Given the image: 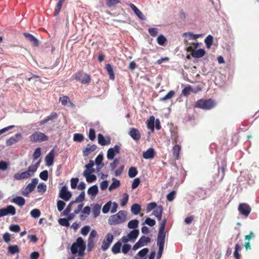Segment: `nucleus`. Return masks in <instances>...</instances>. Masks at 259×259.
I'll use <instances>...</instances> for the list:
<instances>
[{"mask_svg": "<svg viewBox=\"0 0 259 259\" xmlns=\"http://www.w3.org/2000/svg\"><path fill=\"white\" fill-rule=\"evenodd\" d=\"M176 194V191L173 190V191H171L166 196L167 200L168 201H172L174 199Z\"/></svg>", "mask_w": 259, "mask_h": 259, "instance_id": "obj_63", "label": "nucleus"}, {"mask_svg": "<svg viewBox=\"0 0 259 259\" xmlns=\"http://www.w3.org/2000/svg\"><path fill=\"white\" fill-rule=\"evenodd\" d=\"M163 212L162 205H158L153 211V214L160 221L161 220Z\"/></svg>", "mask_w": 259, "mask_h": 259, "instance_id": "obj_28", "label": "nucleus"}, {"mask_svg": "<svg viewBox=\"0 0 259 259\" xmlns=\"http://www.w3.org/2000/svg\"><path fill=\"white\" fill-rule=\"evenodd\" d=\"M157 207V204L156 202H152L149 203L147 206L146 210L147 212L151 211L152 209H154Z\"/></svg>", "mask_w": 259, "mask_h": 259, "instance_id": "obj_61", "label": "nucleus"}, {"mask_svg": "<svg viewBox=\"0 0 259 259\" xmlns=\"http://www.w3.org/2000/svg\"><path fill=\"white\" fill-rule=\"evenodd\" d=\"M175 92L174 91H170L165 96L162 98H160V100L161 101H165L168 99H170L175 95Z\"/></svg>", "mask_w": 259, "mask_h": 259, "instance_id": "obj_48", "label": "nucleus"}, {"mask_svg": "<svg viewBox=\"0 0 259 259\" xmlns=\"http://www.w3.org/2000/svg\"><path fill=\"white\" fill-rule=\"evenodd\" d=\"M103 155L102 154H99L97 157L95 159V164L98 166H99L101 165V167H103L104 166V163H103Z\"/></svg>", "mask_w": 259, "mask_h": 259, "instance_id": "obj_43", "label": "nucleus"}, {"mask_svg": "<svg viewBox=\"0 0 259 259\" xmlns=\"http://www.w3.org/2000/svg\"><path fill=\"white\" fill-rule=\"evenodd\" d=\"M39 178L43 181H47L48 179V171L44 170L39 174Z\"/></svg>", "mask_w": 259, "mask_h": 259, "instance_id": "obj_60", "label": "nucleus"}, {"mask_svg": "<svg viewBox=\"0 0 259 259\" xmlns=\"http://www.w3.org/2000/svg\"><path fill=\"white\" fill-rule=\"evenodd\" d=\"M94 172L95 169H91V171L84 170L83 171V176L86 178L87 182L92 183L96 180V176L92 174Z\"/></svg>", "mask_w": 259, "mask_h": 259, "instance_id": "obj_15", "label": "nucleus"}, {"mask_svg": "<svg viewBox=\"0 0 259 259\" xmlns=\"http://www.w3.org/2000/svg\"><path fill=\"white\" fill-rule=\"evenodd\" d=\"M65 206V203L61 200L57 201V206L59 211H61L64 209Z\"/></svg>", "mask_w": 259, "mask_h": 259, "instance_id": "obj_57", "label": "nucleus"}, {"mask_svg": "<svg viewBox=\"0 0 259 259\" xmlns=\"http://www.w3.org/2000/svg\"><path fill=\"white\" fill-rule=\"evenodd\" d=\"M155 118L153 116H150L147 121V127L148 129L153 132L154 130Z\"/></svg>", "mask_w": 259, "mask_h": 259, "instance_id": "obj_38", "label": "nucleus"}, {"mask_svg": "<svg viewBox=\"0 0 259 259\" xmlns=\"http://www.w3.org/2000/svg\"><path fill=\"white\" fill-rule=\"evenodd\" d=\"M213 36L211 35H208L204 39V42L206 48H210L213 44Z\"/></svg>", "mask_w": 259, "mask_h": 259, "instance_id": "obj_40", "label": "nucleus"}, {"mask_svg": "<svg viewBox=\"0 0 259 259\" xmlns=\"http://www.w3.org/2000/svg\"><path fill=\"white\" fill-rule=\"evenodd\" d=\"M121 247V252L125 254H127L131 249V245L129 244H124Z\"/></svg>", "mask_w": 259, "mask_h": 259, "instance_id": "obj_54", "label": "nucleus"}, {"mask_svg": "<svg viewBox=\"0 0 259 259\" xmlns=\"http://www.w3.org/2000/svg\"><path fill=\"white\" fill-rule=\"evenodd\" d=\"M97 149V146L96 145H91L90 144H88L87 147L83 150V155L84 156H87L90 154L91 152L94 151Z\"/></svg>", "mask_w": 259, "mask_h": 259, "instance_id": "obj_22", "label": "nucleus"}, {"mask_svg": "<svg viewBox=\"0 0 259 259\" xmlns=\"http://www.w3.org/2000/svg\"><path fill=\"white\" fill-rule=\"evenodd\" d=\"M131 210L134 215H137L141 210V206L138 203H134L132 205Z\"/></svg>", "mask_w": 259, "mask_h": 259, "instance_id": "obj_34", "label": "nucleus"}, {"mask_svg": "<svg viewBox=\"0 0 259 259\" xmlns=\"http://www.w3.org/2000/svg\"><path fill=\"white\" fill-rule=\"evenodd\" d=\"M41 155V148L40 147H38L35 149L33 154V161L38 159Z\"/></svg>", "mask_w": 259, "mask_h": 259, "instance_id": "obj_53", "label": "nucleus"}, {"mask_svg": "<svg viewBox=\"0 0 259 259\" xmlns=\"http://www.w3.org/2000/svg\"><path fill=\"white\" fill-rule=\"evenodd\" d=\"M8 251L10 253L14 254L19 252V249L17 245H10L8 247Z\"/></svg>", "mask_w": 259, "mask_h": 259, "instance_id": "obj_46", "label": "nucleus"}, {"mask_svg": "<svg viewBox=\"0 0 259 259\" xmlns=\"http://www.w3.org/2000/svg\"><path fill=\"white\" fill-rule=\"evenodd\" d=\"M111 201H109L104 204L102 208V212L104 214L108 213L111 207Z\"/></svg>", "mask_w": 259, "mask_h": 259, "instance_id": "obj_47", "label": "nucleus"}, {"mask_svg": "<svg viewBox=\"0 0 259 259\" xmlns=\"http://www.w3.org/2000/svg\"><path fill=\"white\" fill-rule=\"evenodd\" d=\"M85 247V242L79 237L76 239V242L72 244L70 250L72 254L78 252V256H82L84 255Z\"/></svg>", "mask_w": 259, "mask_h": 259, "instance_id": "obj_2", "label": "nucleus"}, {"mask_svg": "<svg viewBox=\"0 0 259 259\" xmlns=\"http://www.w3.org/2000/svg\"><path fill=\"white\" fill-rule=\"evenodd\" d=\"M112 183L109 187V190L112 191L119 187L120 183V181L115 178H112Z\"/></svg>", "mask_w": 259, "mask_h": 259, "instance_id": "obj_39", "label": "nucleus"}, {"mask_svg": "<svg viewBox=\"0 0 259 259\" xmlns=\"http://www.w3.org/2000/svg\"><path fill=\"white\" fill-rule=\"evenodd\" d=\"M113 239V235L111 233H108L105 236V239L102 241L101 249L104 251L107 250L112 243Z\"/></svg>", "mask_w": 259, "mask_h": 259, "instance_id": "obj_7", "label": "nucleus"}, {"mask_svg": "<svg viewBox=\"0 0 259 259\" xmlns=\"http://www.w3.org/2000/svg\"><path fill=\"white\" fill-rule=\"evenodd\" d=\"M144 224H146L150 227H153L155 225L156 222L153 219H152L150 218H147L146 219Z\"/></svg>", "mask_w": 259, "mask_h": 259, "instance_id": "obj_64", "label": "nucleus"}, {"mask_svg": "<svg viewBox=\"0 0 259 259\" xmlns=\"http://www.w3.org/2000/svg\"><path fill=\"white\" fill-rule=\"evenodd\" d=\"M40 162L41 160L40 159L35 164L30 165L28 167L27 170L30 174H31V176H33L34 174L36 171L38 167L39 166Z\"/></svg>", "mask_w": 259, "mask_h": 259, "instance_id": "obj_29", "label": "nucleus"}, {"mask_svg": "<svg viewBox=\"0 0 259 259\" xmlns=\"http://www.w3.org/2000/svg\"><path fill=\"white\" fill-rule=\"evenodd\" d=\"M226 166V161L225 159L222 160L220 168L218 170V173L217 175V178L215 181L217 182H221L225 176V168Z\"/></svg>", "mask_w": 259, "mask_h": 259, "instance_id": "obj_12", "label": "nucleus"}, {"mask_svg": "<svg viewBox=\"0 0 259 259\" xmlns=\"http://www.w3.org/2000/svg\"><path fill=\"white\" fill-rule=\"evenodd\" d=\"M128 134L135 141L140 140L141 137L140 131L138 129L134 127L130 128Z\"/></svg>", "mask_w": 259, "mask_h": 259, "instance_id": "obj_16", "label": "nucleus"}, {"mask_svg": "<svg viewBox=\"0 0 259 259\" xmlns=\"http://www.w3.org/2000/svg\"><path fill=\"white\" fill-rule=\"evenodd\" d=\"M101 205L99 204H95L94 205L93 207V212L94 218H96L99 215L101 211Z\"/></svg>", "mask_w": 259, "mask_h": 259, "instance_id": "obj_37", "label": "nucleus"}, {"mask_svg": "<svg viewBox=\"0 0 259 259\" xmlns=\"http://www.w3.org/2000/svg\"><path fill=\"white\" fill-rule=\"evenodd\" d=\"M58 115L56 112H52L50 115L46 117L44 119L40 121L39 123V125H44L50 121H53V120L56 119Z\"/></svg>", "mask_w": 259, "mask_h": 259, "instance_id": "obj_19", "label": "nucleus"}, {"mask_svg": "<svg viewBox=\"0 0 259 259\" xmlns=\"http://www.w3.org/2000/svg\"><path fill=\"white\" fill-rule=\"evenodd\" d=\"M138 174V170L135 167H131L129 168L128 175L130 178L135 177Z\"/></svg>", "mask_w": 259, "mask_h": 259, "instance_id": "obj_45", "label": "nucleus"}, {"mask_svg": "<svg viewBox=\"0 0 259 259\" xmlns=\"http://www.w3.org/2000/svg\"><path fill=\"white\" fill-rule=\"evenodd\" d=\"M105 69L109 75L110 79L114 80L115 78V75L112 65L110 64H106L105 66Z\"/></svg>", "mask_w": 259, "mask_h": 259, "instance_id": "obj_33", "label": "nucleus"}, {"mask_svg": "<svg viewBox=\"0 0 259 259\" xmlns=\"http://www.w3.org/2000/svg\"><path fill=\"white\" fill-rule=\"evenodd\" d=\"M215 106L214 101L211 99L208 100L200 99L197 101L196 107L204 110H210Z\"/></svg>", "mask_w": 259, "mask_h": 259, "instance_id": "obj_4", "label": "nucleus"}, {"mask_svg": "<svg viewBox=\"0 0 259 259\" xmlns=\"http://www.w3.org/2000/svg\"><path fill=\"white\" fill-rule=\"evenodd\" d=\"M31 177L29 171L27 170L25 171L19 173L17 172L14 176V178L16 180H21L23 179H26Z\"/></svg>", "mask_w": 259, "mask_h": 259, "instance_id": "obj_17", "label": "nucleus"}, {"mask_svg": "<svg viewBox=\"0 0 259 259\" xmlns=\"http://www.w3.org/2000/svg\"><path fill=\"white\" fill-rule=\"evenodd\" d=\"M99 192L98 186L94 185L90 187L88 190V194L91 196V198H94Z\"/></svg>", "mask_w": 259, "mask_h": 259, "instance_id": "obj_24", "label": "nucleus"}, {"mask_svg": "<svg viewBox=\"0 0 259 259\" xmlns=\"http://www.w3.org/2000/svg\"><path fill=\"white\" fill-rule=\"evenodd\" d=\"M181 147L179 145H175L172 147V153L174 156L178 159L179 156Z\"/></svg>", "mask_w": 259, "mask_h": 259, "instance_id": "obj_42", "label": "nucleus"}, {"mask_svg": "<svg viewBox=\"0 0 259 259\" xmlns=\"http://www.w3.org/2000/svg\"><path fill=\"white\" fill-rule=\"evenodd\" d=\"M16 214V209L12 205H9L7 207L0 209V218L7 215H14Z\"/></svg>", "mask_w": 259, "mask_h": 259, "instance_id": "obj_9", "label": "nucleus"}, {"mask_svg": "<svg viewBox=\"0 0 259 259\" xmlns=\"http://www.w3.org/2000/svg\"><path fill=\"white\" fill-rule=\"evenodd\" d=\"M148 251L149 249L148 248H144L141 250L140 251H139L137 254V255L139 256V257H141V258L145 257V256L148 253Z\"/></svg>", "mask_w": 259, "mask_h": 259, "instance_id": "obj_50", "label": "nucleus"}, {"mask_svg": "<svg viewBox=\"0 0 259 259\" xmlns=\"http://www.w3.org/2000/svg\"><path fill=\"white\" fill-rule=\"evenodd\" d=\"M24 35L28 40L32 42L35 46H38V40L33 35L27 32L24 33Z\"/></svg>", "mask_w": 259, "mask_h": 259, "instance_id": "obj_30", "label": "nucleus"}, {"mask_svg": "<svg viewBox=\"0 0 259 259\" xmlns=\"http://www.w3.org/2000/svg\"><path fill=\"white\" fill-rule=\"evenodd\" d=\"M47 190V186L44 183H39L37 186V191L39 192H42V193H44Z\"/></svg>", "mask_w": 259, "mask_h": 259, "instance_id": "obj_59", "label": "nucleus"}, {"mask_svg": "<svg viewBox=\"0 0 259 259\" xmlns=\"http://www.w3.org/2000/svg\"><path fill=\"white\" fill-rule=\"evenodd\" d=\"M58 223L60 225L66 227H69L70 225L68 220L66 218H61L59 219Z\"/></svg>", "mask_w": 259, "mask_h": 259, "instance_id": "obj_52", "label": "nucleus"}, {"mask_svg": "<svg viewBox=\"0 0 259 259\" xmlns=\"http://www.w3.org/2000/svg\"><path fill=\"white\" fill-rule=\"evenodd\" d=\"M128 198L129 196L126 193L123 194V198L121 200V206H124L126 204L128 200Z\"/></svg>", "mask_w": 259, "mask_h": 259, "instance_id": "obj_58", "label": "nucleus"}, {"mask_svg": "<svg viewBox=\"0 0 259 259\" xmlns=\"http://www.w3.org/2000/svg\"><path fill=\"white\" fill-rule=\"evenodd\" d=\"M139 235V230L138 229H134L130 231L127 234L128 238L131 239V241L134 242Z\"/></svg>", "mask_w": 259, "mask_h": 259, "instance_id": "obj_26", "label": "nucleus"}, {"mask_svg": "<svg viewBox=\"0 0 259 259\" xmlns=\"http://www.w3.org/2000/svg\"><path fill=\"white\" fill-rule=\"evenodd\" d=\"M166 219H164L160 223V227L157 235V245L158 247V251L157 255L158 259L161 257L165 243L166 233L165 232Z\"/></svg>", "mask_w": 259, "mask_h": 259, "instance_id": "obj_1", "label": "nucleus"}, {"mask_svg": "<svg viewBox=\"0 0 259 259\" xmlns=\"http://www.w3.org/2000/svg\"><path fill=\"white\" fill-rule=\"evenodd\" d=\"M84 139V137L80 134H74L73 135V140L75 142H81Z\"/></svg>", "mask_w": 259, "mask_h": 259, "instance_id": "obj_51", "label": "nucleus"}, {"mask_svg": "<svg viewBox=\"0 0 259 259\" xmlns=\"http://www.w3.org/2000/svg\"><path fill=\"white\" fill-rule=\"evenodd\" d=\"M22 135L20 133H17L15 137H12L8 139L6 141V144L8 146H12V145L16 143L18 139H21Z\"/></svg>", "mask_w": 259, "mask_h": 259, "instance_id": "obj_20", "label": "nucleus"}, {"mask_svg": "<svg viewBox=\"0 0 259 259\" xmlns=\"http://www.w3.org/2000/svg\"><path fill=\"white\" fill-rule=\"evenodd\" d=\"M127 213L125 210H120L115 214L110 216L108 219V224L110 225H117L124 222Z\"/></svg>", "mask_w": 259, "mask_h": 259, "instance_id": "obj_3", "label": "nucleus"}, {"mask_svg": "<svg viewBox=\"0 0 259 259\" xmlns=\"http://www.w3.org/2000/svg\"><path fill=\"white\" fill-rule=\"evenodd\" d=\"M122 243L120 241L116 242L111 248V251L114 254H116L121 251Z\"/></svg>", "mask_w": 259, "mask_h": 259, "instance_id": "obj_27", "label": "nucleus"}, {"mask_svg": "<svg viewBox=\"0 0 259 259\" xmlns=\"http://www.w3.org/2000/svg\"><path fill=\"white\" fill-rule=\"evenodd\" d=\"M10 165V163L5 161L1 160L0 161V170H6Z\"/></svg>", "mask_w": 259, "mask_h": 259, "instance_id": "obj_55", "label": "nucleus"}, {"mask_svg": "<svg viewBox=\"0 0 259 259\" xmlns=\"http://www.w3.org/2000/svg\"><path fill=\"white\" fill-rule=\"evenodd\" d=\"M151 241V239L148 237L145 236H142L137 242L135 245L133 246L132 249L134 251L137 250L138 248L143 246L145 244L149 243Z\"/></svg>", "mask_w": 259, "mask_h": 259, "instance_id": "obj_11", "label": "nucleus"}, {"mask_svg": "<svg viewBox=\"0 0 259 259\" xmlns=\"http://www.w3.org/2000/svg\"><path fill=\"white\" fill-rule=\"evenodd\" d=\"M155 154L154 149L152 148H150L143 153V156L146 159H152L154 157Z\"/></svg>", "mask_w": 259, "mask_h": 259, "instance_id": "obj_21", "label": "nucleus"}, {"mask_svg": "<svg viewBox=\"0 0 259 259\" xmlns=\"http://www.w3.org/2000/svg\"><path fill=\"white\" fill-rule=\"evenodd\" d=\"M38 180L37 178L32 179L31 183L28 184L24 190H22L21 194L24 196H27L30 193L34 190L38 183Z\"/></svg>", "mask_w": 259, "mask_h": 259, "instance_id": "obj_6", "label": "nucleus"}, {"mask_svg": "<svg viewBox=\"0 0 259 259\" xmlns=\"http://www.w3.org/2000/svg\"><path fill=\"white\" fill-rule=\"evenodd\" d=\"M120 3V0H106V6L110 8L115 7L117 4Z\"/></svg>", "mask_w": 259, "mask_h": 259, "instance_id": "obj_41", "label": "nucleus"}, {"mask_svg": "<svg viewBox=\"0 0 259 259\" xmlns=\"http://www.w3.org/2000/svg\"><path fill=\"white\" fill-rule=\"evenodd\" d=\"M166 41V37L162 34L160 35L157 38V43L160 46H163Z\"/></svg>", "mask_w": 259, "mask_h": 259, "instance_id": "obj_49", "label": "nucleus"}, {"mask_svg": "<svg viewBox=\"0 0 259 259\" xmlns=\"http://www.w3.org/2000/svg\"><path fill=\"white\" fill-rule=\"evenodd\" d=\"M72 196V193L68 190L66 186H63L60 190L59 197L62 199L64 201H68Z\"/></svg>", "mask_w": 259, "mask_h": 259, "instance_id": "obj_10", "label": "nucleus"}, {"mask_svg": "<svg viewBox=\"0 0 259 259\" xmlns=\"http://www.w3.org/2000/svg\"><path fill=\"white\" fill-rule=\"evenodd\" d=\"M12 202L20 206H22L25 203V200L21 196H16L12 199Z\"/></svg>", "mask_w": 259, "mask_h": 259, "instance_id": "obj_31", "label": "nucleus"}, {"mask_svg": "<svg viewBox=\"0 0 259 259\" xmlns=\"http://www.w3.org/2000/svg\"><path fill=\"white\" fill-rule=\"evenodd\" d=\"M54 159V150H52L45 157L46 165L48 166H51L53 164Z\"/></svg>", "mask_w": 259, "mask_h": 259, "instance_id": "obj_23", "label": "nucleus"}, {"mask_svg": "<svg viewBox=\"0 0 259 259\" xmlns=\"http://www.w3.org/2000/svg\"><path fill=\"white\" fill-rule=\"evenodd\" d=\"M85 199V193L81 192L74 200L71 201L73 203L82 202Z\"/></svg>", "mask_w": 259, "mask_h": 259, "instance_id": "obj_44", "label": "nucleus"}, {"mask_svg": "<svg viewBox=\"0 0 259 259\" xmlns=\"http://www.w3.org/2000/svg\"><path fill=\"white\" fill-rule=\"evenodd\" d=\"M139 222L137 219H134L130 221L127 224V227L130 229H137L138 227Z\"/></svg>", "mask_w": 259, "mask_h": 259, "instance_id": "obj_36", "label": "nucleus"}, {"mask_svg": "<svg viewBox=\"0 0 259 259\" xmlns=\"http://www.w3.org/2000/svg\"><path fill=\"white\" fill-rule=\"evenodd\" d=\"M59 101L61 102V104L64 106L66 105L68 102H70V100L67 96L60 97Z\"/></svg>", "mask_w": 259, "mask_h": 259, "instance_id": "obj_62", "label": "nucleus"}, {"mask_svg": "<svg viewBox=\"0 0 259 259\" xmlns=\"http://www.w3.org/2000/svg\"><path fill=\"white\" fill-rule=\"evenodd\" d=\"M98 143L102 146L107 145L110 144V140L106 141L104 137L101 134H99L98 135Z\"/></svg>", "mask_w": 259, "mask_h": 259, "instance_id": "obj_35", "label": "nucleus"}, {"mask_svg": "<svg viewBox=\"0 0 259 259\" xmlns=\"http://www.w3.org/2000/svg\"><path fill=\"white\" fill-rule=\"evenodd\" d=\"M205 54V51L203 49H199L192 53L191 55L193 58H199L202 57Z\"/></svg>", "mask_w": 259, "mask_h": 259, "instance_id": "obj_32", "label": "nucleus"}, {"mask_svg": "<svg viewBox=\"0 0 259 259\" xmlns=\"http://www.w3.org/2000/svg\"><path fill=\"white\" fill-rule=\"evenodd\" d=\"M30 214L32 218H37L40 215V211L38 209H33L31 211Z\"/></svg>", "mask_w": 259, "mask_h": 259, "instance_id": "obj_56", "label": "nucleus"}, {"mask_svg": "<svg viewBox=\"0 0 259 259\" xmlns=\"http://www.w3.org/2000/svg\"><path fill=\"white\" fill-rule=\"evenodd\" d=\"M74 78L80 82L82 84H86L91 81V78L89 75L83 72H77L74 75Z\"/></svg>", "mask_w": 259, "mask_h": 259, "instance_id": "obj_8", "label": "nucleus"}, {"mask_svg": "<svg viewBox=\"0 0 259 259\" xmlns=\"http://www.w3.org/2000/svg\"><path fill=\"white\" fill-rule=\"evenodd\" d=\"M129 6L134 12L135 15L141 20H146V17L144 15V14L140 11L139 9L133 4L130 3L129 4Z\"/></svg>", "mask_w": 259, "mask_h": 259, "instance_id": "obj_18", "label": "nucleus"}, {"mask_svg": "<svg viewBox=\"0 0 259 259\" xmlns=\"http://www.w3.org/2000/svg\"><path fill=\"white\" fill-rule=\"evenodd\" d=\"M195 194L200 199H205L207 196L206 190L202 188H197L195 191Z\"/></svg>", "mask_w": 259, "mask_h": 259, "instance_id": "obj_25", "label": "nucleus"}, {"mask_svg": "<svg viewBox=\"0 0 259 259\" xmlns=\"http://www.w3.org/2000/svg\"><path fill=\"white\" fill-rule=\"evenodd\" d=\"M119 153V146L117 145L113 148H110L107 151V158L109 160L113 159L115 155Z\"/></svg>", "mask_w": 259, "mask_h": 259, "instance_id": "obj_14", "label": "nucleus"}, {"mask_svg": "<svg viewBox=\"0 0 259 259\" xmlns=\"http://www.w3.org/2000/svg\"><path fill=\"white\" fill-rule=\"evenodd\" d=\"M251 207L250 206L245 203H241L238 206V210L240 213L245 217H248L251 212Z\"/></svg>", "mask_w": 259, "mask_h": 259, "instance_id": "obj_13", "label": "nucleus"}, {"mask_svg": "<svg viewBox=\"0 0 259 259\" xmlns=\"http://www.w3.org/2000/svg\"><path fill=\"white\" fill-rule=\"evenodd\" d=\"M48 140V137L46 134L40 132H34L30 136V140L32 142H42Z\"/></svg>", "mask_w": 259, "mask_h": 259, "instance_id": "obj_5", "label": "nucleus"}]
</instances>
